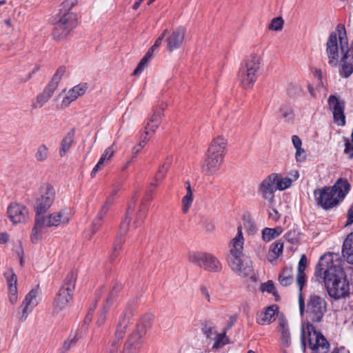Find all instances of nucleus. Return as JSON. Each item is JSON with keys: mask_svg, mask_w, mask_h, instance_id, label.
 <instances>
[{"mask_svg": "<svg viewBox=\"0 0 353 353\" xmlns=\"http://www.w3.org/2000/svg\"><path fill=\"white\" fill-rule=\"evenodd\" d=\"M74 141V132H68L61 142L59 154L63 157L70 150Z\"/></svg>", "mask_w": 353, "mask_h": 353, "instance_id": "nucleus-32", "label": "nucleus"}, {"mask_svg": "<svg viewBox=\"0 0 353 353\" xmlns=\"http://www.w3.org/2000/svg\"><path fill=\"white\" fill-rule=\"evenodd\" d=\"M57 88L48 83L42 92L39 94L32 103L33 109H38L43 107L52 97Z\"/></svg>", "mask_w": 353, "mask_h": 353, "instance_id": "nucleus-22", "label": "nucleus"}, {"mask_svg": "<svg viewBox=\"0 0 353 353\" xmlns=\"http://www.w3.org/2000/svg\"><path fill=\"white\" fill-rule=\"evenodd\" d=\"M133 315L134 306L132 301L127 304L117 323L115 332L110 340V345L107 353H139L143 344V340L132 333L128 336L122 350L120 348Z\"/></svg>", "mask_w": 353, "mask_h": 353, "instance_id": "nucleus-2", "label": "nucleus"}, {"mask_svg": "<svg viewBox=\"0 0 353 353\" xmlns=\"http://www.w3.org/2000/svg\"><path fill=\"white\" fill-rule=\"evenodd\" d=\"M188 259L190 263L208 272L217 273L220 272L223 268L219 259L208 252H190Z\"/></svg>", "mask_w": 353, "mask_h": 353, "instance_id": "nucleus-10", "label": "nucleus"}, {"mask_svg": "<svg viewBox=\"0 0 353 353\" xmlns=\"http://www.w3.org/2000/svg\"><path fill=\"white\" fill-rule=\"evenodd\" d=\"M123 289V285L121 283L115 281L111 287L109 295L106 299L105 303L108 307H110L113 301L117 298L118 294Z\"/></svg>", "mask_w": 353, "mask_h": 353, "instance_id": "nucleus-33", "label": "nucleus"}, {"mask_svg": "<svg viewBox=\"0 0 353 353\" xmlns=\"http://www.w3.org/2000/svg\"><path fill=\"white\" fill-rule=\"evenodd\" d=\"M345 141V150L344 153L349 156V159H352L353 158V143L350 142V141L347 138H344Z\"/></svg>", "mask_w": 353, "mask_h": 353, "instance_id": "nucleus-51", "label": "nucleus"}, {"mask_svg": "<svg viewBox=\"0 0 353 353\" xmlns=\"http://www.w3.org/2000/svg\"><path fill=\"white\" fill-rule=\"evenodd\" d=\"M137 199V196L136 194H134L132 196V201L128 205V210L125 213V219L122 221L120 224L119 237H123V236H125L128 231L130 223L131 221V216L135 207V203Z\"/></svg>", "mask_w": 353, "mask_h": 353, "instance_id": "nucleus-24", "label": "nucleus"}, {"mask_svg": "<svg viewBox=\"0 0 353 353\" xmlns=\"http://www.w3.org/2000/svg\"><path fill=\"white\" fill-rule=\"evenodd\" d=\"M148 62V60L145 58L144 57L141 59L140 62L139 63L138 65L135 68V70L133 72L134 75H139L143 70V68L147 65V63Z\"/></svg>", "mask_w": 353, "mask_h": 353, "instance_id": "nucleus-53", "label": "nucleus"}, {"mask_svg": "<svg viewBox=\"0 0 353 353\" xmlns=\"http://www.w3.org/2000/svg\"><path fill=\"white\" fill-rule=\"evenodd\" d=\"M103 222V218L97 215L92 223V234H94L98 231L100 227L102 225Z\"/></svg>", "mask_w": 353, "mask_h": 353, "instance_id": "nucleus-54", "label": "nucleus"}, {"mask_svg": "<svg viewBox=\"0 0 353 353\" xmlns=\"http://www.w3.org/2000/svg\"><path fill=\"white\" fill-rule=\"evenodd\" d=\"M70 213L65 209L61 210L59 212H53L49 214L47 218H45V223L41 228V231L45 227H58L62 224H67L70 221Z\"/></svg>", "mask_w": 353, "mask_h": 353, "instance_id": "nucleus-17", "label": "nucleus"}, {"mask_svg": "<svg viewBox=\"0 0 353 353\" xmlns=\"http://www.w3.org/2000/svg\"><path fill=\"white\" fill-rule=\"evenodd\" d=\"M347 220L345 225H349L353 223V204L350 207L347 214Z\"/></svg>", "mask_w": 353, "mask_h": 353, "instance_id": "nucleus-60", "label": "nucleus"}, {"mask_svg": "<svg viewBox=\"0 0 353 353\" xmlns=\"http://www.w3.org/2000/svg\"><path fill=\"white\" fill-rule=\"evenodd\" d=\"M77 340L78 338L77 337V336H74L72 339L65 341L62 345V347L61 348L60 352L65 353L66 352H68L72 347H73L76 344Z\"/></svg>", "mask_w": 353, "mask_h": 353, "instance_id": "nucleus-48", "label": "nucleus"}, {"mask_svg": "<svg viewBox=\"0 0 353 353\" xmlns=\"http://www.w3.org/2000/svg\"><path fill=\"white\" fill-rule=\"evenodd\" d=\"M228 263L231 269L239 276L252 278L254 270L252 262L243 254V236L241 228H238V233L232 241Z\"/></svg>", "mask_w": 353, "mask_h": 353, "instance_id": "nucleus-3", "label": "nucleus"}, {"mask_svg": "<svg viewBox=\"0 0 353 353\" xmlns=\"http://www.w3.org/2000/svg\"><path fill=\"white\" fill-rule=\"evenodd\" d=\"M328 103L330 108L332 109L334 122L339 125H344L345 124L344 103L341 102L336 97L333 95L329 97Z\"/></svg>", "mask_w": 353, "mask_h": 353, "instance_id": "nucleus-20", "label": "nucleus"}, {"mask_svg": "<svg viewBox=\"0 0 353 353\" xmlns=\"http://www.w3.org/2000/svg\"><path fill=\"white\" fill-rule=\"evenodd\" d=\"M307 257L305 254H303L299 260L298 265V272L296 276L297 284L299 290L301 291L303 288L305 281V270L306 268Z\"/></svg>", "mask_w": 353, "mask_h": 353, "instance_id": "nucleus-27", "label": "nucleus"}, {"mask_svg": "<svg viewBox=\"0 0 353 353\" xmlns=\"http://www.w3.org/2000/svg\"><path fill=\"white\" fill-rule=\"evenodd\" d=\"M163 116V108H157L154 110V112L150 117L149 121L150 123H157L160 124Z\"/></svg>", "mask_w": 353, "mask_h": 353, "instance_id": "nucleus-44", "label": "nucleus"}, {"mask_svg": "<svg viewBox=\"0 0 353 353\" xmlns=\"http://www.w3.org/2000/svg\"><path fill=\"white\" fill-rule=\"evenodd\" d=\"M301 341L303 352L306 350L307 341L313 353H327L330 350V343L327 339L311 323H307L305 327L301 328ZM331 353H339L338 348H334Z\"/></svg>", "mask_w": 353, "mask_h": 353, "instance_id": "nucleus-5", "label": "nucleus"}, {"mask_svg": "<svg viewBox=\"0 0 353 353\" xmlns=\"http://www.w3.org/2000/svg\"><path fill=\"white\" fill-rule=\"evenodd\" d=\"M279 280L283 286L291 284L293 281L292 269L291 268L283 269L279 276Z\"/></svg>", "mask_w": 353, "mask_h": 353, "instance_id": "nucleus-36", "label": "nucleus"}, {"mask_svg": "<svg viewBox=\"0 0 353 353\" xmlns=\"http://www.w3.org/2000/svg\"><path fill=\"white\" fill-rule=\"evenodd\" d=\"M279 332L281 334V343L284 347H288L291 345V334L288 321L281 317L279 319Z\"/></svg>", "mask_w": 353, "mask_h": 353, "instance_id": "nucleus-25", "label": "nucleus"}, {"mask_svg": "<svg viewBox=\"0 0 353 353\" xmlns=\"http://www.w3.org/2000/svg\"><path fill=\"white\" fill-rule=\"evenodd\" d=\"M193 201V195L185 194L182 199V211L186 214Z\"/></svg>", "mask_w": 353, "mask_h": 353, "instance_id": "nucleus-47", "label": "nucleus"}, {"mask_svg": "<svg viewBox=\"0 0 353 353\" xmlns=\"http://www.w3.org/2000/svg\"><path fill=\"white\" fill-rule=\"evenodd\" d=\"M153 320V315L147 314L144 315L141 321L136 326L135 329L132 332L134 335H137L143 340L144 336L147 334L148 331L151 328L152 321Z\"/></svg>", "mask_w": 353, "mask_h": 353, "instance_id": "nucleus-23", "label": "nucleus"}, {"mask_svg": "<svg viewBox=\"0 0 353 353\" xmlns=\"http://www.w3.org/2000/svg\"><path fill=\"white\" fill-rule=\"evenodd\" d=\"M168 34V30L165 29L163 30L162 34L155 40L154 43V48H158L162 43L163 39L165 36Z\"/></svg>", "mask_w": 353, "mask_h": 353, "instance_id": "nucleus-59", "label": "nucleus"}, {"mask_svg": "<svg viewBox=\"0 0 353 353\" xmlns=\"http://www.w3.org/2000/svg\"><path fill=\"white\" fill-rule=\"evenodd\" d=\"M59 20L54 25L53 38L56 40L65 39L77 23V17L72 12H59Z\"/></svg>", "mask_w": 353, "mask_h": 353, "instance_id": "nucleus-13", "label": "nucleus"}, {"mask_svg": "<svg viewBox=\"0 0 353 353\" xmlns=\"http://www.w3.org/2000/svg\"><path fill=\"white\" fill-rule=\"evenodd\" d=\"M109 308L110 307H108L106 305V303H105V305H103V310L99 314L97 319V324L99 326H102L105 323L106 321V314Z\"/></svg>", "mask_w": 353, "mask_h": 353, "instance_id": "nucleus-52", "label": "nucleus"}, {"mask_svg": "<svg viewBox=\"0 0 353 353\" xmlns=\"http://www.w3.org/2000/svg\"><path fill=\"white\" fill-rule=\"evenodd\" d=\"M278 174L272 173L264 179L259 185L258 192L268 203L269 208L274 203V192L276 190V181Z\"/></svg>", "mask_w": 353, "mask_h": 353, "instance_id": "nucleus-14", "label": "nucleus"}, {"mask_svg": "<svg viewBox=\"0 0 353 353\" xmlns=\"http://www.w3.org/2000/svg\"><path fill=\"white\" fill-rule=\"evenodd\" d=\"M316 276L323 279L328 294L337 300L350 294V283L339 260L331 254L322 256L316 266Z\"/></svg>", "mask_w": 353, "mask_h": 353, "instance_id": "nucleus-1", "label": "nucleus"}, {"mask_svg": "<svg viewBox=\"0 0 353 353\" xmlns=\"http://www.w3.org/2000/svg\"><path fill=\"white\" fill-rule=\"evenodd\" d=\"M185 34L186 29L183 26L172 30L165 40L168 50L172 52L181 48L185 41Z\"/></svg>", "mask_w": 353, "mask_h": 353, "instance_id": "nucleus-15", "label": "nucleus"}, {"mask_svg": "<svg viewBox=\"0 0 353 353\" xmlns=\"http://www.w3.org/2000/svg\"><path fill=\"white\" fill-rule=\"evenodd\" d=\"M326 54L329 64L336 67L339 64V54L337 34L336 32H332L328 37L326 43Z\"/></svg>", "mask_w": 353, "mask_h": 353, "instance_id": "nucleus-19", "label": "nucleus"}, {"mask_svg": "<svg viewBox=\"0 0 353 353\" xmlns=\"http://www.w3.org/2000/svg\"><path fill=\"white\" fill-rule=\"evenodd\" d=\"M50 155L49 148L48 147L44 144H40L34 153V158L38 162H43L46 161Z\"/></svg>", "mask_w": 353, "mask_h": 353, "instance_id": "nucleus-34", "label": "nucleus"}, {"mask_svg": "<svg viewBox=\"0 0 353 353\" xmlns=\"http://www.w3.org/2000/svg\"><path fill=\"white\" fill-rule=\"evenodd\" d=\"M39 293V286L31 290L29 293L26 296L21 307H22V314L20 317L21 321L27 319L28 314L38 305L37 299Z\"/></svg>", "mask_w": 353, "mask_h": 353, "instance_id": "nucleus-18", "label": "nucleus"}, {"mask_svg": "<svg viewBox=\"0 0 353 353\" xmlns=\"http://www.w3.org/2000/svg\"><path fill=\"white\" fill-rule=\"evenodd\" d=\"M54 196L55 191L54 188L50 185H48L45 192L37 201V204L35 208L36 214L34 225L31 234V241L33 243H37L39 241V235L41 234V228L45 223V216L43 214L52 205Z\"/></svg>", "mask_w": 353, "mask_h": 353, "instance_id": "nucleus-7", "label": "nucleus"}, {"mask_svg": "<svg viewBox=\"0 0 353 353\" xmlns=\"http://www.w3.org/2000/svg\"><path fill=\"white\" fill-rule=\"evenodd\" d=\"M9 274L10 276H8L7 278L9 293H17V275L12 272H10Z\"/></svg>", "mask_w": 353, "mask_h": 353, "instance_id": "nucleus-41", "label": "nucleus"}, {"mask_svg": "<svg viewBox=\"0 0 353 353\" xmlns=\"http://www.w3.org/2000/svg\"><path fill=\"white\" fill-rule=\"evenodd\" d=\"M326 312L327 303L325 299L315 294H311L308 298L305 310L308 321L302 328L305 327L307 323H311L314 326V323L321 322Z\"/></svg>", "mask_w": 353, "mask_h": 353, "instance_id": "nucleus-11", "label": "nucleus"}, {"mask_svg": "<svg viewBox=\"0 0 353 353\" xmlns=\"http://www.w3.org/2000/svg\"><path fill=\"white\" fill-rule=\"evenodd\" d=\"M77 3V0H65L61 5L60 11L70 12V10Z\"/></svg>", "mask_w": 353, "mask_h": 353, "instance_id": "nucleus-49", "label": "nucleus"}, {"mask_svg": "<svg viewBox=\"0 0 353 353\" xmlns=\"http://www.w3.org/2000/svg\"><path fill=\"white\" fill-rule=\"evenodd\" d=\"M88 90L87 83H80L70 89L66 93L65 97L61 102L62 108H66L72 102L77 99L79 97L83 96Z\"/></svg>", "mask_w": 353, "mask_h": 353, "instance_id": "nucleus-21", "label": "nucleus"}, {"mask_svg": "<svg viewBox=\"0 0 353 353\" xmlns=\"http://www.w3.org/2000/svg\"><path fill=\"white\" fill-rule=\"evenodd\" d=\"M283 232V228L280 226L275 228H265L262 230V239L265 242H269L271 240L278 237Z\"/></svg>", "mask_w": 353, "mask_h": 353, "instance_id": "nucleus-30", "label": "nucleus"}, {"mask_svg": "<svg viewBox=\"0 0 353 353\" xmlns=\"http://www.w3.org/2000/svg\"><path fill=\"white\" fill-rule=\"evenodd\" d=\"M283 243L281 240L274 242L270 248V250L275 254L276 258H279L283 254Z\"/></svg>", "mask_w": 353, "mask_h": 353, "instance_id": "nucleus-43", "label": "nucleus"}, {"mask_svg": "<svg viewBox=\"0 0 353 353\" xmlns=\"http://www.w3.org/2000/svg\"><path fill=\"white\" fill-rule=\"evenodd\" d=\"M261 290L263 292H268V293H272L273 294H276L275 287L272 281H268L266 283H262L261 285Z\"/></svg>", "mask_w": 353, "mask_h": 353, "instance_id": "nucleus-50", "label": "nucleus"}, {"mask_svg": "<svg viewBox=\"0 0 353 353\" xmlns=\"http://www.w3.org/2000/svg\"><path fill=\"white\" fill-rule=\"evenodd\" d=\"M228 343V339L226 336V330H223L222 333L216 334L214 337V343L212 349H219Z\"/></svg>", "mask_w": 353, "mask_h": 353, "instance_id": "nucleus-38", "label": "nucleus"}, {"mask_svg": "<svg viewBox=\"0 0 353 353\" xmlns=\"http://www.w3.org/2000/svg\"><path fill=\"white\" fill-rule=\"evenodd\" d=\"M283 23L284 21L282 17H276L272 20L271 23L268 26V28L272 30L279 31L282 30Z\"/></svg>", "mask_w": 353, "mask_h": 353, "instance_id": "nucleus-45", "label": "nucleus"}, {"mask_svg": "<svg viewBox=\"0 0 353 353\" xmlns=\"http://www.w3.org/2000/svg\"><path fill=\"white\" fill-rule=\"evenodd\" d=\"M295 234V232H289L287 234L284 235V238L289 242L294 243L296 241V238L294 236Z\"/></svg>", "mask_w": 353, "mask_h": 353, "instance_id": "nucleus-64", "label": "nucleus"}, {"mask_svg": "<svg viewBox=\"0 0 353 353\" xmlns=\"http://www.w3.org/2000/svg\"><path fill=\"white\" fill-rule=\"evenodd\" d=\"M159 123H150V121L147 123L145 125V130L151 131L152 132H154L158 128Z\"/></svg>", "mask_w": 353, "mask_h": 353, "instance_id": "nucleus-61", "label": "nucleus"}, {"mask_svg": "<svg viewBox=\"0 0 353 353\" xmlns=\"http://www.w3.org/2000/svg\"><path fill=\"white\" fill-rule=\"evenodd\" d=\"M270 208H272V211H270L269 212V218L273 221H278L280 218V215L278 212V211L273 208L272 206L270 207Z\"/></svg>", "mask_w": 353, "mask_h": 353, "instance_id": "nucleus-58", "label": "nucleus"}, {"mask_svg": "<svg viewBox=\"0 0 353 353\" xmlns=\"http://www.w3.org/2000/svg\"><path fill=\"white\" fill-rule=\"evenodd\" d=\"M339 39L340 40V48L343 54L341 69L339 71L342 77L347 78L353 73V43L350 48L347 47V41H343V37L346 36L344 26H337Z\"/></svg>", "mask_w": 353, "mask_h": 353, "instance_id": "nucleus-12", "label": "nucleus"}, {"mask_svg": "<svg viewBox=\"0 0 353 353\" xmlns=\"http://www.w3.org/2000/svg\"><path fill=\"white\" fill-rule=\"evenodd\" d=\"M262 58L259 55L251 54L245 61L239 72V78L244 88H250L257 79Z\"/></svg>", "mask_w": 353, "mask_h": 353, "instance_id": "nucleus-9", "label": "nucleus"}, {"mask_svg": "<svg viewBox=\"0 0 353 353\" xmlns=\"http://www.w3.org/2000/svg\"><path fill=\"white\" fill-rule=\"evenodd\" d=\"M214 224L210 221H206L204 222V228L206 232H211L214 230Z\"/></svg>", "mask_w": 353, "mask_h": 353, "instance_id": "nucleus-63", "label": "nucleus"}, {"mask_svg": "<svg viewBox=\"0 0 353 353\" xmlns=\"http://www.w3.org/2000/svg\"><path fill=\"white\" fill-rule=\"evenodd\" d=\"M343 256L350 264H353V232L344 240L342 248Z\"/></svg>", "mask_w": 353, "mask_h": 353, "instance_id": "nucleus-26", "label": "nucleus"}, {"mask_svg": "<svg viewBox=\"0 0 353 353\" xmlns=\"http://www.w3.org/2000/svg\"><path fill=\"white\" fill-rule=\"evenodd\" d=\"M227 141L223 137L214 139L210 145L203 165V172L208 175L219 170L223 161Z\"/></svg>", "mask_w": 353, "mask_h": 353, "instance_id": "nucleus-6", "label": "nucleus"}, {"mask_svg": "<svg viewBox=\"0 0 353 353\" xmlns=\"http://www.w3.org/2000/svg\"><path fill=\"white\" fill-rule=\"evenodd\" d=\"M124 242L125 239L123 237H118L114 241L112 252L110 255V261L111 262L114 261L119 256V251L121 250Z\"/></svg>", "mask_w": 353, "mask_h": 353, "instance_id": "nucleus-37", "label": "nucleus"}, {"mask_svg": "<svg viewBox=\"0 0 353 353\" xmlns=\"http://www.w3.org/2000/svg\"><path fill=\"white\" fill-rule=\"evenodd\" d=\"M7 213L14 224L26 222L29 215L28 209L26 206L16 203L10 204Z\"/></svg>", "mask_w": 353, "mask_h": 353, "instance_id": "nucleus-16", "label": "nucleus"}, {"mask_svg": "<svg viewBox=\"0 0 353 353\" xmlns=\"http://www.w3.org/2000/svg\"><path fill=\"white\" fill-rule=\"evenodd\" d=\"M292 185V181L289 178L281 179L280 175L278 174L277 181H276V190H284Z\"/></svg>", "mask_w": 353, "mask_h": 353, "instance_id": "nucleus-42", "label": "nucleus"}, {"mask_svg": "<svg viewBox=\"0 0 353 353\" xmlns=\"http://www.w3.org/2000/svg\"><path fill=\"white\" fill-rule=\"evenodd\" d=\"M78 273L76 270H70L65 276L63 284L57 294L54 302L53 310L59 312L65 310L72 300L74 290Z\"/></svg>", "mask_w": 353, "mask_h": 353, "instance_id": "nucleus-8", "label": "nucleus"}, {"mask_svg": "<svg viewBox=\"0 0 353 353\" xmlns=\"http://www.w3.org/2000/svg\"><path fill=\"white\" fill-rule=\"evenodd\" d=\"M279 117L285 122H291L294 120L295 114L292 107L288 103L282 104L278 110Z\"/></svg>", "mask_w": 353, "mask_h": 353, "instance_id": "nucleus-28", "label": "nucleus"}, {"mask_svg": "<svg viewBox=\"0 0 353 353\" xmlns=\"http://www.w3.org/2000/svg\"><path fill=\"white\" fill-rule=\"evenodd\" d=\"M295 157L297 161H303L305 159V151L301 147L296 149Z\"/></svg>", "mask_w": 353, "mask_h": 353, "instance_id": "nucleus-56", "label": "nucleus"}, {"mask_svg": "<svg viewBox=\"0 0 353 353\" xmlns=\"http://www.w3.org/2000/svg\"><path fill=\"white\" fill-rule=\"evenodd\" d=\"M114 154V150L112 147L108 148L101 157L99 161L97 163V165L94 167L93 170L91 172V176H93L95 175L96 172L103 165L105 161H108L111 159V157Z\"/></svg>", "mask_w": 353, "mask_h": 353, "instance_id": "nucleus-31", "label": "nucleus"}, {"mask_svg": "<svg viewBox=\"0 0 353 353\" xmlns=\"http://www.w3.org/2000/svg\"><path fill=\"white\" fill-rule=\"evenodd\" d=\"M39 68H40V67L39 65H36L31 72L28 73V74H26L24 77H22L19 79V83H24L27 82L28 81H29L32 77L34 74L39 70Z\"/></svg>", "mask_w": 353, "mask_h": 353, "instance_id": "nucleus-55", "label": "nucleus"}, {"mask_svg": "<svg viewBox=\"0 0 353 353\" xmlns=\"http://www.w3.org/2000/svg\"><path fill=\"white\" fill-rule=\"evenodd\" d=\"M276 310L274 306L268 307L264 312H261L257 316V323L260 325L270 324L275 315Z\"/></svg>", "mask_w": 353, "mask_h": 353, "instance_id": "nucleus-29", "label": "nucleus"}, {"mask_svg": "<svg viewBox=\"0 0 353 353\" xmlns=\"http://www.w3.org/2000/svg\"><path fill=\"white\" fill-rule=\"evenodd\" d=\"M148 210V205H145L144 201H141L140 208L137 213L134 225L136 228L141 225L145 219L146 218L147 212Z\"/></svg>", "mask_w": 353, "mask_h": 353, "instance_id": "nucleus-35", "label": "nucleus"}, {"mask_svg": "<svg viewBox=\"0 0 353 353\" xmlns=\"http://www.w3.org/2000/svg\"><path fill=\"white\" fill-rule=\"evenodd\" d=\"M114 200V199H113L112 197H107L105 203L101 206V208L97 215L104 218V216L108 212L110 208L113 204Z\"/></svg>", "mask_w": 353, "mask_h": 353, "instance_id": "nucleus-46", "label": "nucleus"}, {"mask_svg": "<svg viewBox=\"0 0 353 353\" xmlns=\"http://www.w3.org/2000/svg\"><path fill=\"white\" fill-rule=\"evenodd\" d=\"M201 330L202 332L205 335L206 338L208 339H212L216 334V332L214 330V327L212 325L211 323L208 321H204L202 323Z\"/></svg>", "mask_w": 353, "mask_h": 353, "instance_id": "nucleus-39", "label": "nucleus"}, {"mask_svg": "<svg viewBox=\"0 0 353 353\" xmlns=\"http://www.w3.org/2000/svg\"><path fill=\"white\" fill-rule=\"evenodd\" d=\"M167 170L165 169V165H162L155 175L156 181H161L164 179L165 174L167 172Z\"/></svg>", "mask_w": 353, "mask_h": 353, "instance_id": "nucleus-57", "label": "nucleus"}, {"mask_svg": "<svg viewBox=\"0 0 353 353\" xmlns=\"http://www.w3.org/2000/svg\"><path fill=\"white\" fill-rule=\"evenodd\" d=\"M350 185L347 179H339L332 187H324L314 192L317 204L324 210H330L337 205L350 190Z\"/></svg>", "mask_w": 353, "mask_h": 353, "instance_id": "nucleus-4", "label": "nucleus"}, {"mask_svg": "<svg viewBox=\"0 0 353 353\" xmlns=\"http://www.w3.org/2000/svg\"><path fill=\"white\" fill-rule=\"evenodd\" d=\"M292 142L296 149L301 148L302 145V141L297 135L292 136Z\"/></svg>", "mask_w": 353, "mask_h": 353, "instance_id": "nucleus-62", "label": "nucleus"}, {"mask_svg": "<svg viewBox=\"0 0 353 353\" xmlns=\"http://www.w3.org/2000/svg\"><path fill=\"white\" fill-rule=\"evenodd\" d=\"M65 72V67H64V66L59 67L57 69V70L56 71L55 74L52 76L50 81L48 83L50 84L51 85H52L53 87H54L55 88H57V87L59 84L60 80Z\"/></svg>", "mask_w": 353, "mask_h": 353, "instance_id": "nucleus-40", "label": "nucleus"}]
</instances>
